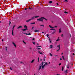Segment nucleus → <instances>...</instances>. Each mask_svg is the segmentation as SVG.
<instances>
[{"mask_svg":"<svg viewBox=\"0 0 75 75\" xmlns=\"http://www.w3.org/2000/svg\"><path fill=\"white\" fill-rule=\"evenodd\" d=\"M62 58H63V59L64 60L65 59H64V56H62Z\"/></svg>","mask_w":75,"mask_h":75,"instance_id":"30","label":"nucleus"},{"mask_svg":"<svg viewBox=\"0 0 75 75\" xmlns=\"http://www.w3.org/2000/svg\"><path fill=\"white\" fill-rule=\"evenodd\" d=\"M61 65V63H59V66H60Z\"/></svg>","mask_w":75,"mask_h":75,"instance_id":"41","label":"nucleus"},{"mask_svg":"<svg viewBox=\"0 0 75 75\" xmlns=\"http://www.w3.org/2000/svg\"><path fill=\"white\" fill-rule=\"evenodd\" d=\"M22 28V26H19L18 28H17V29H19V28Z\"/></svg>","mask_w":75,"mask_h":75,"instance_id":"7","label":"nucleus"},{"mask_svg":"<svg viewBox=\"0 0 75 75\" xmlns=\"http://www.w3.org/2000/svg\"><path fill=\"white\" fill-rule=\"evenodd\" d=\"M34 18H35V16H34L31 18L30 19L31 20H33V19H34Z\"/></svg>","mask_w":75,"mask_h":75,"instance_id":"9","label":"nucleus"},{"mask_svg":"<svg viewBox=\"0 0 75 75\" xmlns=\"http://www.w3.org/2000/svg\"><path fill=\"white\" fill-rule=\"evenodd\" d=\"M32 43H33V44H34V45H35V42H33Z\"/></svg>","mask_w":75,"mask_h":75,"instance_id":"37","label":"nucleus"},{"mask_svg":"<svg viewBox=\"0 0 75 75\" xmlns=\"http://www.w3.org/2000/svg\"><path fill=\"white\" fill-rule=\"evenodd\" d=\"M51 30H54V33H55V29H51Z\"/></svg>","mask_w":75,"mask_h":75,"instance_id":"13","label":"nucleus"},{"mask_svg":"<svg viewBox=\"0 0 75 75\" xmlns=\"http://www.w3.org/2000/svg\"><path fill=\"white\" fill-rule=\"evenodd\" d=\"M10 69H11V70H12V69H11V68L10 67Z\"/></svg>","mask_w":75,"mask_h":75,"instance_id":"47","label":"nucleus"},{"mask_svg":"<svg viewBox=\"0 0 75 75\" xmlns=\"http://www.w3.org/2000/svg\"><path fill=\"white\" fill-rule=\"evenodd\" d=\"M55 28L57 27V26H55Z\"/></svg>","mask_w":75,"mask_h":75,"instance_id":"49","label":"nucleus"},{"mask_svg":"<svg viewBox=\"0 0 75 75\" xmlns=\"http://www.w3.org/2000/svg\"><path fill=\"white\" fill-rule=\"evenodd\" d=\"M48 36H49V35H48V34L47 35V37H48Z\"/></svg>","mask_w":75,"mask_h":75,"instance_id":"38","label":"nucleus"},{"mask_svg":"<svg viewBox=\"0 0 75 75\" xmlns=\"http://www.w3.org/2000/svg\"><path fill=\"white\" fill-rule=\"evenodd\" d=\"M46 65H47L48 64V63L47 62H46L45 63Z\"/></svg>","mask_w":75,"mask_h":75,"instance_id":"35","label":"nucleus"},{"mask_svg":"<svg viewBox=\"0 0 75 75\" xmlns=\"http://www.w3.org/2000/svg\"><path fill=\"white\" fill-rule=\"evenodd\" d=\"M55 56V57H58V55H56Z\"/></svg>","mask_w":75,"mask_h":75,"instance_id":"54","label":"nucleus"},{"mask_svg":"<svg viewBox=\"0 0 75 75\" xmlns=\"http://www.w3.org/2000/svg\"><path fill=\"white\" fill-rule=\"evenodd\" d=\"M62 55H63V53H62Z\"/></svg>","mask_w":75,"mask_h":75,"instance_id":"63","label":"nucleus"},{"mask_svg":"<svg viewBox=\"0 0 75 75\" xmlns=\"http://www.w3.org/2000/svg\"><path fill=\"white\" fill-rule=\"evenodd\" d=\"M49 27H50V28H54L53 27L51 26V25H49Z\"/></svg>","mask_w":75,"mask_h":75,"instance_id":"20","label":"nucleus"},{"mask_svg":"<svg viewBox=\"0 0 75 75\" xmlns=\"http://www.w3.org/2000/svg\"><path fill=\"white\" fill-rule=\"evenodd\" d=\"M45 67V66H44V65H43L42 67V69H43V68H44Z\"/></svg>","mask_w":75,"mask_h":75,"instance_id":"24","label":"nucleus"},{"mask_svg":"<svg viewBox=\"0 0 75 75\" xmlns=\"http://www.w3.org/2000/svg\"><path fill=\"white\" fill-rule=\"evenodd\" d=\"M45 20L46 21H47V19L45 18L44 17H41L39 19H37V21H42V22H43V20Z\"/></svg>","mask_w":75,"mask_h":75,"instance_id":"1","label":"nucleus"},{"mask_svg":"<svg viewBox=\"0 0 75 75\" xmlns=\"http://www.w3.org/2000/svg\"><path fill=\"white\" fill-rule=\"evenodd\" d=\"M41 67H42V66H40L39 68V69H38L39 70L41 69Z\"/></svg>","mask_w":75,"mask_h":75,"instance_id":"14","label":"nucleus"},{"mask_svg":"<svg viewBox=\"0 0 75 75\" xmlns=\"http://www.w3.org/2000/svg\"><path fill=\"white\" fill-rule=\"evenodd\" d=\"M30 50H31V49H32L31 47H30Z\"/></svg>","mask_w":75,"mask_h":75,"instance_id":"57","label":"nucleus"},{"mask_svg":"<svg viewBox=\"0 0 75 75\" xmlns=\"http://www.w3.org/2000/svg\"><path fill=\"white\" fill-rule=\"evenodd\" d=\"M30 21H31V19H30L27 21H26V22H27V23H28Z\"/></svg>","mask_w":75,"mask_h":75,"instance_id":"5","label":"nucleus"},{"mask_svg":"<svg viewBox=\"0 0 75 75\" xmlns=\"http://www.w3.org/2000/svg\"><path fill=\"white\" fill-rule=\"evenodd\" d=\"M2 41H3V39H2Z\"/></svg>","mask_w":75,"mask_h":75,"instance_id":"62","label":"nucleus"},{"mask_svg":"<svg viewBox=\"0 0 75 75\" xmlns=\"http://www.w3.org/2000/svg\"><path fill=\"white\" fill-rule=\"evenodd\" d=\"M59 32L61 33V29H59Z\"/></svg>","mask_w":75,"mask_h":75,"instance_id":"18","label":"nucleus"},{"mask_svg":"<svg viewBox=\"0 0 75 75\" xmlns=\"http://www.w3.org/2000/svg\"><path fill=\"white\" fill-rule=\"evenodd\" d=\"M14 27H15V25H14L13 27V28H12L13 30L12 31V35H13V36H14Z\"/></svg>","mask_w":75,"mask_h":75,"instance_id":"2","label":"nucleus"},{"mask_svg":"<svg viewBox=\"0 0 75 75\" xmlns=\"http://www.w3.org/2000/svg\"><path fill=\"white\" fill-rule=\"evenodd\" d=\"M41 26H42L43 27H44V25H40Z\"/></svg>","mask_w":75,"mask_h":75,"instance_id":"28","label":"nucleus"},{"mask_svg":"<svg viewBox=\"0 0 75 75\" xmlns=\"http://www.w3.org/2000/svg\"><path fill=\"white\" fill-rule=\"evenodd\" d=\"M40 17V16H35V18H37L38 17Z\"/></svg>","mask_w":75,"mask_h":75,"instance_id":"25","label":"nucleus"},{"mask_svg":"<svg viewBox=\"0 0 75 75\" xmlns=\"http://www.w3.org/2000/svg\"><path fill=\"white\" fill-rule=\"evenodd\" d=\"M50 56H52V54L51 53H50Z\"/></svg>","mask_w":75,"mask_h":75,"instance_id":"31","label":"nucleus"},{"mask_svg":"<svg viewBox=\"0 0 75 75\" xmlns=\"http://www.w3.org/2000/svg\"><path fill=\"white\" fill-rule=\"evenodd\" d=\"M67 68H69V67L68 66H67Z\"/></svg>","mask_w":75,"mask_h":75,"instance_id":"45","label":"nucleus"},{"mask_svg":"<svg viewBox=\"0 0 75 75\" xmlns=\"http://www.w3.org/2000/svg\"><path fill=\"white\" fill-rule=\"evenodd\" d=\"M48 38H49V39H50V37H48Z\"/></svg>","mask_w":75,"mask_h":75,"instance_id":"61","label":"nucleus"},{"mask_svg":"<svg viewBox=\"0 0 75 75\" xmlns=\"http://www.w3.org/2000/svg\"><path fill=\"white\" fill-rule=\"evenodd\" d=\"M49 41H50V43H51V42H51V39H49Z\"/></svg>","mask_w":75,"mask_h":75,"instance_id":"23","label":"nucleus"},{"mask_svg":"<svg viewBox=\"0 0 75 75\" xmlns=\"http://www.w3.org/2000/svg\"><path fill=\"white\" fill-rule=\"evenodd\" d=\"M34 59L31 62V63H33V62H34Z\"/></svg>","mask_w":75,"mask_h":75,"instance_id":"17","label":"nucleus"},{"mask_svg":"<svg viewBox=\"0 0 75 75\" xmlns=\"http://www.w3.org/2000/svg\"><path fill=\"white\" fill-rule=\"evenodd\" d=\"M29 9H30V10H31V9H33V8H29Z\"/></svg>","mask_w":75,"mask_h":75,"instance_id":"40","label":"nucleus"},{"mask_svg":"<svg viewBox=\"0 0 75 75\" xmlns=\"http://www.w3.org/2000/svg\"><path fill=\"white\" fill-rule=\"evenodd\" d=\"M46 65V64H45L44 65H43V66H44L45 67V66Z\"/></svg>","mask_w":75,"mask_h":75,"instance_id":"55","label":"nucleus"},{"mask_svg":"<svg viewBox=\"0 0 75 75\" xmlns=\"http://www.w3.org/2000/svg\"><path fill=\"white\" fill-rule=\"evenodd\" d=\"M64 36V35L63 34H62L61 35V37H63Z\"/></svg>","mask_w":75,"mask_h":75,"instance_id":"36","label":"nucleus"},{"mask_svg":"<svg viewBox=\"0 0 75 75\" xmlns=\"http://www.w3.org/2000/svg\"><path fill=\"white\" fill-rule=\"evenodd\" d=\"M67 1V2H68V0H65V1Z\"/></svg>","mask_w":75,"mask_h":75,"instance_id":"39","label":"nucleus"},{"mask_svg":"<svg viewBox=\"0 0 75 75\" xmlns=\"http://www.w3.org/2000/svg\"><path fill=\"white\" fill-rule=\"evenodd\" d=\"M24 44H26V43H25V42H24Z\"/></svg>","mask_w":75,"mask_h":75,"instance_id":"53","label":"nucleus"},{"mask_svg":"<svg viewBox=\"0 0 75 75\" xmlns=\"http://www.w3.org/2000/svg\"><path fill=\"white\" fill-rule=\"evenodd\" d=\"M24 27L25 29H27V26L26 25H24Z\"/></svg>","mask_w":75,"mask_h":75,"instance_id":"6","label":"nucleus"},{"mask_svg":"<svg viewBox=\"0 0 75 75\" xmlns=\"http://www.w3.org/2000/svg\"><path fill=\"white\" fill-rule=\"evenodd\" d=\"M53 48V46H52V45H51L50 46V48Z\"/></svg>","mask_w":75,"mask_h":75,"instance_id":"11","label":"nucleus"},{"mask_svg":"<svg viewBox=\"0 0 75 75\" xmlns=\"http://www.w3.org/2000/svg\"><path fill=\"white\" fill-rule=\"evenodd\" d=\"M28 34V35H31V33H29Z\"/></svg>","mask_w":75,"mask_h":75,"instance_id":"42","label":"nucleus"},{"mask_svg":"<svg viewBox=\"0 0 75 75\" xmlns=\"http://www.w3.org/2000/svg\"><path fill=\"white\" fill-rule=\"evenodd\" d=\"M62 71H64V67H62Z\"/></svg>","mask_w":75,"mask_h":75,"instance_id":"21","label":"nucleus"},{"mask_svg":"<svg viewBox=\"0 0 75 75\" xmlns=\"http://www.w3.org/2000/svg\"><path fill=\"white\" fill-rule=\"evenodd\" d=\"M5 50H6V51H7V47H5Z\"/></svg>","mask_w":75,"mask_h":75,"instance_id":"12","label":"nucleus"},{"mask_svg":"<svg viewBox=\"0 0 75 75\" xmlns=\"http://www.w3.org/2000/svg\"><path fill=\"white\" fill-rule=\"evenodd\" d=\"M52 3V1H49V4H51V3Z\"/></svg>","mask_w":75,"mask_h":75,"instance_id":"16","label":"nucleus"},{"mask_svg":"<svg viewBox=\"0 0 75 75\" xmlns=\"http://www.w3.org/2000/svg\"><path fill=\"white\" fill-rule=\"evenodd\" d=\"M42 33L43 34H44V32H42Z\"/></svg>","mask_w":75,"mask_h":75,"instance_id":"60","label":"nucleus"},{"mask_svg":"<svg viewBox=\"0 0 75 75\" xmlns=\"http://www.w3.org/2000/svg\"><path fill=\"white\" fill-rule=\"evenodd\" d=\"M67 72H68V70H66L65 71V72L66 73H68Z\"/></svg>","mask_w":75,"mask_h":75,"instance_id":"22","label":"nucleus"},{"mask_svg":"<svg viewBox=\"0 0 75 75\" xmlns=\"http://www.w3.org/2000/svg\"><path fill=\"white\" fill-rule=\"evenodd\" d=\"M38 50H39V49H40L41 50V48H38Z\"/></svg>","mask_w":75,"mask_h":75,"instance_id":"50","label":"nucleus"},{"mask_svg":"<svg viewBox=\"0 0 75 75\" xmlns=\"http://www.w3.org/2000/svg\"><path fill=\"white\" fill-rule=\"evenodd\" d=\"M23 34H25V35H28V33H23Z\"/></svg>","mask_w":75,"mask_h":75,"instance_id":"27","label":"nucleus"},{"mask_svg":"<svg viewBox=\"0 0 75 75\" xmlns=\"http://www.w3.org/2000/svg\"><path fill=\"white\" fill-rule=\"evenodd\" d=\"M37 47H41V46H38Z\"/></svg>","mask_w":75,"mask_h":75,"instance_id":"44","label":"nucleus"},{"mask_svg":"<svg viewBox=\"0 0 75 75\" xmlns=\"http://www.w3.org/2000/svg\"><path fill=\"white\" fill-rule=\"evenodd\" d=\"M28 30V29H22V31H25V30Z\"/></svg>","mask_w":75,"mask_h":75,"instance_id":"8","label":"nucleus"},{"mask_svg":"<svg viewBox=\"0 0 75 75\" xmlns=\"http://www.w3.org/2000/svg\"><path fill=\"white\" fill-rule=\"evenodd\" d=\"M73 55H75V54H74V53H73Z\"/></svg>","mask_w":75,"mask_h":75,"instance_id":"56","label":"nucleus"},{"mask_svg":"<svg viewBox=\"0 0 75 75\" xmlns=\"http://www.w3.org/2000/svg\"><path fill=\"white\" fill-rule=\"evenodd\" d=\"M57 47H59V48L58 50H57V51H59V50H60V48H61V47H60V45H59L57 46Z\"/></svg>","mask_w":75,"mask_h":75,"instance_id":"3","label":"nucleus"},{"mask_svg":"<svg viewBox=\"0 0 75 75\" xmlns=\"http://www.w3.org/2000/svg\"><path fill=\"white\" fill-rule=\"evenodd\" d=\"M20 62L21 64H23V62Z\"/></svg>","mask_w":75,"mask_h":75,"instance_id":"43","label":"nucleus"},{"mask_svg":"<svg viewBox=\"0 0 75 75\" xmlns=\"http://www.w3.org/2000/svg\"><path fill=\"white\" fill-rule=\"evenodd\" d=\"M38 53H39V54H41L42 55L43 54H42V52H40V51H38Z\"/></svg>","mask_w":75,"mask_h":75,"instance_id":"10","label":"nucleus"},{"mask_svg":"<svg viewBox=\"0 0 75 75\" xmlns=\"http://www.w3.org/2000/svg\"><path fill=\"white\" fill-rule=\"evenodd\" d=\"M64 13H66V14H68V13L67 12H66V11H65L64 12Z\"/></svg>","mask_w":75,"mask_h":75,"instance_id":"29","label":"nucleus"},{"mask_svg":"<svg viewBox=\"0 0 75 75\" xmlns=\"http://www.w3.org/2000/svg\"><path fill=\"white\" fill-rule=\"evenodd\" d=\"M60 60H61H61H62V59L61 58H60Z\"/></svg>","mask_w":75,"mask_h":75,"instance_id":"59","label":"nucleus"},{"mask_svg":"<svg viewBox=\"0 0 75 75\" xmlns=\"http://www.w3.org/2000/svg\"><path fill=\"white\" fill-rule=\"evenodd\" d=\"M57 5H58V3H57Z\"/></svg>","mask_w":75,"mask_h":75,"instance_id":"52","label":"nucleus"},{"mask_svg":"<svg viewBox=\"0 0 75 75\" xmlns=\"http://www.w3.org/2000/svg\"><path fill=\"white\" fill-rule=\"evenodd\" d=\"M59 39L58 38L56 40V41L57 42L58 41H59Z\"/></svg>","mask_w":75,"mask_h":75,"instance_id":"32","label":"nucleus"},{"mask_svg":"<svg viewBox=\"0 0 75 75\" xmlns=\"http://www.w3.org/2000/svg\"><path fill=\"white\" fill-rule=\"evenodd\" d=\"M39 31H40L38 30H35V33H37V32H39Z\"/></svg>","mask_w":75,"mask_h":75,"instance_id":"15","label":"nucleus"},{"mask_svg":"<svg viewBox=\"0 0 75 75\" xmlns=\"http://www.w3.org/2000/svg\"><path fill=\"white\" fill-rule=\"evenodd\" d=\"M44 64V62H42V65L41 66H42Z\"/></svg>","mask_w":75,"mask_h":75,"instance_id":"26","label":"nucleus"},{"mask_svg":"<svg viewBox=\"0 0 75 75\" xmlns=\"http://www.w3.org/2000/svg\"><path fill=\"white\" fill-rule=\"evenodd\" d=\"M11 24V22H9V25H10V24Z\"/></svg>","mask_w":75,"mask_h":75,"instance_id":"46","label":"nucleus"},{"mask_svg":"<svg viewBox=\"0 0 75 75\" xmlns=\"http://www.w3.org/2000/svg\"><path fill=\"white\" fill-rule=\"evenodd\" d=\"M31 24H35V22L31 23Z\"/></svg>","mask_w":75,"mask_h":75,"instance_id":"19","label":"nucleus"},{"mask_svg":"<svg viewBox=\"0 0 75 75\" xmlns=\"http://www.w3.org/2000/svg\"><path fill=\"white\" fill-rule=\"evenodd\" d=\"M32 40H33V41L35 40V38H33L32 39Z\"/></svg>","mask_w":75,"mask_h":75,"instance_id":"34","label":"nucleus"},{"mask_svg":"<svg viewBox=\"0 0 75 75\" xmlns=\"http://www.w3.org/2000/svg\"><path fill=\"white\" fill-rule=\"evenodd\" d=\"M12 44L14 45V47H15V48H16V47H17V46H16V44H15L14 42H12Z\"/></svg>","mask_w":75,"mask_h":75,"instance_id":"4","label":"nucleus"},{"mask_svg":"<svg viewBox=\"0 0 75 75\" xmlns=\"http://www.w3.org/2000/svg\"><path fill=\"white\" fill-rule=\"evenodd\" d=\"M33 28H34V27H33L32 28V29H33Z\"/></svg>","mask_w":75,"mask_h":75,"instance_id":"51","label":"nucleus"},{"mask_svg":"<svg viewBox=\"0 0 75 75\" xmlns=\"http://www.w3.org/2000/svg\"><path fill=\"white\" fill-rule=\"evenodd\" d=\"M54 32H53V33H52V34H54V33H55V32H54Z\"/></svg>","mask_w":75,"mask_h":75,"instance_id":"58","label":"nucleus"},{"mask_svg":"<svg viewBox=\"0 0 75 75\" xmlns=\"http://www.w3.org/2000/svg\"><path fill=\"white\" fill-rule=\"evenodd\" d=\"M57 75H59V74H57Z\"/></svg>","mask_w":75,"mask_h":75,"instance_id":"64","label":"nucleus"},{"mask_svg":"<svg viewBox=\"0 0 75 75\" xmlns=\"http://www.w3.org/2000/svg\"><path fill=\"white\" fill-rule=\"evenodd\" d=\"M38 61H39L40 60V58L39 57L38 58Z\"/></svg>","mask_w":75,"mask_h":75,"instance_id":"33","label":"nucleus"},{"mask_svg":"<svg viewBox=\"0 0 75 75\" xmlns=\"http://www.w3.org/2000/svg\"><path fill=\"white\" fill-rule=\"evenodd\" d=\"M27 10V8H25V10Z\"/></svg>","mask_w":75,"mask_h":75,"instance_id":"48","label":"nucleus"}]
</instances>
